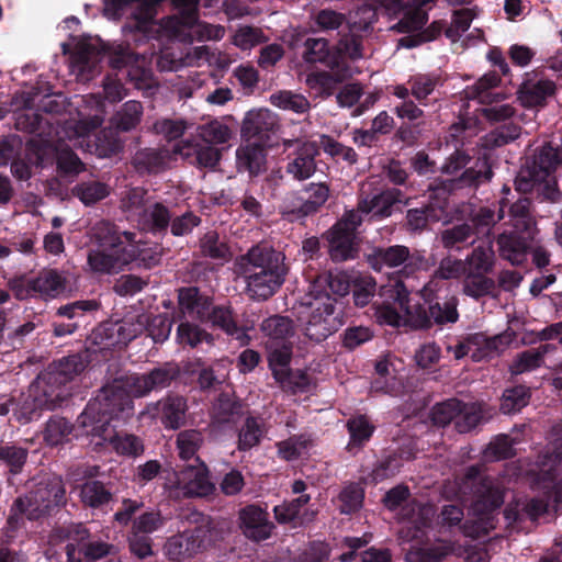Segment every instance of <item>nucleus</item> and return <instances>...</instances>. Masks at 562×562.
<instances>
[{"instance_id":"obj_1","label":"nucleus","mask_w":562,"mask_h":562,"mask_svg":"<svg viewBox=\"0 0 562 562\" xmlns=\"http://www.w3.org/2000/svg\"><path fill=\"white\" fill-rule=\"evenodd\" d=\"M234 272L244 280L245 292L249 299L267 301L285 282L289 267L282 251L268 243H259L236 258Z\"/></svg>"},{"instance_id":"obj_2","label":"nucleus","mask_w":562,"mask_h":562,"mask_svg":"<svg viewBox=\"0 0 562 562\" xmlns=\"http://www.w3.org/2000/svg\"><path fill=\"white\" fill-rule=\"evenodd\" d=\"M130 384V375L114 379L103 385L97 396L88 402L78 416L77 424L87 436L111 439L114 437V419H126L134 414V390Z\"/></svg>"},{"instance_id":"obj_3","label":"nucleus","mask_w":562,"mask_h":562,"mask_svg":"<svg viewBox=\"0 0 562 562\" xmlns=\"http://www.w3.org/2000/svg\"><path fill=\"white\" fill-rule=\"evenodd\" d=\"M437 282L438 280H429L423 288L424 304L411 306L409 292L406 289L397 292V302L412 328L423 330L434 326L442 328L459 321L458 296L451 293L449 285H438Z\"/></svg>"},{"instance_id":"obj_4","label":"nucleus","mask_w":562,"mask_h":562,"mask_svg":"<svg viewBox=\"0 0 562 562\" xmlns=\"http://www.w3.org/2000/svg\"><path fill=\"white\" fill-rule=\"evenodd\" d=\"M128 231H121L114 223L100 221L92 227V239L98 249L88 252V265L98 273H119L131 265V254L124 247V238L131 240Z\"/></svg>"},{"instance_id":"obj_5","label":"nucleus","mask_w":562,"mask_h":562,"mask_svg":"<svg viewBox=\"0 0 562 562\" xmlns=\"http://www.w3.org/2000/svg\"><path fill=\"white\" fill-rule=\"evenodd\" d=\"M458 490L461 496L471 501L474 514L481 519L488 518L504 504V490L495 479L485 475L479 464L467 468Z\"/></svg>"},{"instance_id":"obj_6","label":"nucleus","mask_w":562,"mask_h":562,"mask_svg":"<svg viewBox=\"0 0 562 562\" xmlns=\"http://www.w3.org/2000/svg\"><path fill=\"white\" fill-rule=\"evenodd\" d=\"M105 56L110 66L117 70L137 63V56L128 45L91 42L78 43L71 54V61L81 71L93 72Z\"/></svg>"},{"instance_id":"obj_7","label":"nucleus","mask_w":562,"mask_h":562,"mask_svg":"<svg viewBox=\"0 0 562 562\" xmlns=\"http://www.w3.org/2000/svg\"><path fill=\"white\" fill-rule=\"evenodd\" d=\"M362 221V216L357 211H346L341 218L322 235L327 243L329 258L334 262L357 258L359 254L357 229Z\"/></svg>"},{"instance_id":"obj_8","label":"nucleus","mask_w":562,"mask_h":562,"mask_svg":"<svg viewBox=\"0 0 562 562\" xmlns=\"http://www.w3.org/2000/svg\"><path fill=\"white\" fill-rule=\"evenodd\" d=\"M215 526L210 517H202L193 528L168 538L164 547L165 555L173 562H183L194 557L215 541Z\"/></svg>"},{"instance_id":"obj_9","label":"nucleus","mask_w":562,"mask_h":562,"mask_svg":"<svg viewBox=\"0 0 562 562\" xmlns=\"http://www.w3.org/2000/svg\"><path fill=\"white\" fill-rule=\"evenodd\" d=\"M369 266L381 272L384 268L402 267L400 272L405 277H411L416 272L427 270L429 261L426 258L425 250L411 251L407 246L392 245L375 247L370 255H368Z\"/></svg>"},{"instance_id":"obj_10","label":"nucleus","mask_w":562,"mask_h":562,"mask_svg":"<svg viewBox=\"0 0 562 562\" xmlns=\"http://www.w3.org/2000/svg\"><path fill=\"white\" fill-rule=\"evenodd\" d=\"M89 362L87 350L72 353L53 361L38 378L53 393H61L60 402L64 403L71 395L68 384L85 371Z\"/></svg>"},{"instance_id":"obj_11","label":"nucleus","mask_w":562,"mask_h":562,"mask_svg":"<svg viewBox=\"0 0 562 562\" xmlns=\"http://www.w3.org/2000/svg\"><path fill=\"white\" fill-rule=\"evenodd\" d=\"M308 308L304 334L315 342L324 341L344 325L342 311L336 305L335 299L327 296V300L323 301L314 296V302L310 303Z\"/></svg>"},{"instance_id":"obj_12","label":"nucleus","mask_w":562,"mask_h":562,"mask_svg":"<svg viewBox=\"0 0 562 562\" xmlns=\"http://www.w3.org/2000/svg\"><path fill=\"white\" fill-rule=\"evenodd\" d=\"M21 496L30 508V521L49 517L67 504L66 487L61 479L40 482Z\"/></svg>"},{"instance_id":"obj_13","label":"nucleus","mask_w":562,"mask_h":562,"mask_svg":"<svg viewBox=\"0 0 562 562\" xmlns=\"http://www.w3.org/2000/svg\"><path fill=\"white\" fill-rule=\"evenodd\" d=\"M61 393H53L52 389L43 385L41 379L37 378L36 382L31 385L29 392L22 393L15 400V407L13 414L16 420L21 424L30 423L41 417L44 409H55L60 406Z\"/></svg>"},{"instance_id":"obj_14","label":"nucleus","mask_w":562,"mask_h":562,"mask_svg":"<svg viewBox=\"0 0 562 562\" xmlns=\"http://www.w3.org/2000/svg\"><path fill=\"white\" fill-rule=\"evenodd\" d=\"M142 333V323L131 321L104 322L92 331L91 340L100 349H122Z\"/></svg>"},{"instance_id":"obj_15","label":"nucleus","mask_w":562,"mask_h":562,"mask_svg":"<svg viewBox=\"0 0 562 562\" xmlns=\"http://www.w3.org/2000/svg\"><path fill=\"white\" fill-rule=\"evenodd\" d=\"M280 124L278 117L268 109L251 110L246 113L241 124V135L248 139L273 147L278 144Z\"/></svg>"},{"instance_id":"obj_16","label":"nucleus","mask_w":562,"mask_h":562,"mask_svg":"<svg viewBox=\"0 0 562 562\" xmlns=\"http://www.w3.org/2000/svg\"><path fill=\"white\" fill-rule=\"evenodd\" d=\"M411 498L409 487L405 484H398L389 490L383 496V505L389 510H396L402 507L401 517L416 526L417 529L426 527L429 524L428 512L422 503Z\"/></svg>"},{"instance_id":"obj_17","label":"nucleus","mask_w":562,"mask_h":562,"mask_svg":"<svg viewBox=\"0 0 562 562\" xmlns=\"http://www.w3.org/2000/svg\"><path fill=\"white\" fill-rule=\"evenodd\" d=\"M29 147L35 153L38 166L45 165L46 154L54 153L57 173L63 178L75 177L86 170V165L67 145L53 147L47 140L41 143L31 140Z\"/></svg>"},{"instance_id":"obj_18","label":"nucleus","mask_w":562,"mask_h":562,"mask_svg":"<svg viewBox=\"0 0 562 562\" xmlns=\"http://www.w3.org/2000/svg\"><path fill=\"white\" fill-rule=\"evenodd\" d=\"M180 367L176 362H165L145 374H130V384L135 397H143L151 391H158L171 385L180 375Z\"/></svg>"},{"instance_id":"obj_19","label":"nucleus","mask_w":562,"mask_h":562,"mask_svg":"<svg viewBox=\"0 0 562 562\" xmlns=\"http://www.w3.org/2000/svg\"><path fill=\"white\" fill-rule=\"evenodd\" d=\"M203 324H209L212 328L222 330L228 337L236 339L241 346L248 345L250 341L248 333L252 329V325L239 323L238 316L229 303L213 304L210 315Z\"/></svg>"},{"instance_id":"obj_20","label":"nucleus","mask_w":562,"mask_h":562,"mask_svg":"<svg viewBox=\"0 0 562 562\" xmlns=\"http://www.w3.org/2000/svg\"><path fill=\"white\" fill-rule=\"evenodd\" d=\"M238 527L241 533L254 542L269 539L276 529L269 513L257 504L246 505L238 510Z\"/></svg>"},{"instance_id":"obj_21","label":"nucleus","mask_w":562,"mask_h":562,"mask_svg":"<svg viewBox=\"0 0 562 562\" xmlns=\"http://www.w3.org/2000/svg\"><path fill=\"white\" fill-rule=\"evenodd\" d=\"M557 91L550 79L539 77L537 71L526 72L517 90V99L526 109L543 108Z\"/></svg>"},{"instance_id":"obj_22","label":"nucleus","mask_w":562,"mask_h":562,"mask_svg":"<svg viewBox=\"0 0 562 562\" xmlns=\"http://www.w3.org/2000/svg\"><path fill=\"white\" fill-rule=\"evenodd\" d=\"M97 473V467L85 472L87 480L78 486L79 499L83 507L103 512L113 501V485L94 479Z\"/></svg>"},{"instance_id":"obj_23","label":"nucleus","mask_w":562,"mask_h":562,"mask_svg":"<svg viewBox=\"0 0 562 562\" xmlns=\"http://www.w3.org/2000/svg\"><path fill=\"white\" fill-rule=\"evenodd\" d=\"M172 153L180 155L200 169H214L222 158V151L218 148L204 142H181L175 145Z\"/></svg>"},{"instance_id":"obj_24","label":"nucleus","mask_w":562,"mask_h":562,"mask_svg":"<svg viewBox=\"0 0 562 562\" xmlns=\"http://www.w3.org/2000/svg\"><path fill=\"white\" fill-rule=\"evenodd\" d=\"M403 193L398 189H387L372 196L361 198L358 201L357 211L362 214H371L373 220L380 221L392 215L393 206L402 202Z\"/></svg>"},{"instance_id":"obj_25","label":"nucleus","mask_w":562,"mask_h":562,"mask_svg":"<svg viewBox=\"0 0 562 562\" xmlns=\"http://www.w3.org/2000/svg\"><path fill=\"white\" fill-rule=\"evenodd\" d=\"M171 1L178 13L164 18L160 25L172 36L179 37L198 23L200 0Z\"/></svg>"},{"instance_id":"obj_26","label":"nucleus","mask_w":562,"mask_h":562,"mask_svg":"<svg viewBox=\"0 0 562 562\" xmlns=\"http://www.w3.org/2000/svg\"><path fill=\"white\" fill-rule=\"evenodd\" d=\"M318 155V147L314 143L306 142L302 144L288 157L289 161L284 168L286 175L296 181L310 179L316 172V157Z\"/></svg>"},{"instance_id":"obj_27","label":"nucleus","mask_w":562,"mask_h":562,"mask_svg":"<svg viewBox=\"0 0 562 562\" xmlns=\"http://www.w3.org/2000/svg\"><path fill=\"white\" fill-rule=\"evenodd\" d=\"M532 239L533 234L516 231L503 233L497 238L499 256L514 266H520L527 260Z\"/></svg>"},{"instance_id":"obj_28","label":"nucleus","mask_w":562,"mask_h":562,"mask_svg":"<svg viewBox=\"0 0 562 562\" xmlns=\"http://www.w3.org/2000/svg\"><path fill=\"white\" fill-rule=\"evenodd\" d=\"M178 304L184 315L204 323L213 306V297L196 286H183L178 290Z\"/></svg>"},{"instance_id":"obj_29","label":"nucleus","mask_w":562,"mask_h":562,"mask_svg":"<svg viewBox=\"0 0 562 562\" xmlns=\"http://www.w3.org/2000/svg\"><path fill=\"white\" fill-rule=\"evenodd\" d=\"M493 177L492 166L490 159L484 156L477 158L473 166L465 168L460 177L442 181V191L449 193L454 189H462L465 187L477 188L480 184L488 182Z\"/></svg>"},{"instance_id":"obj_30","label":"nucleus","mask_w":562,"mask_h":562,"mask_svg":"<svg viewBox=\"0 0 562 562\" xmlns=\"http://www.w3.org/2000/svg\"><path fill=\"white\" fill-rule=\"evenodd\" d=\"M267 147V145L257 142L240 145L236 150L238 171H246L251 178L266 171Z\"/></svg>"},{"instance_id":"obj_31","label":"nucleus","mask_w":562,"mask_h":562,"mask_svg":"<svg viewBox=\"0 0 562 562\" xmlns=\"http://www.w3.org/2000/svg\"><path fill=\"white\" fill-rule=\"evenodd\" d=\"M178 483L183 486L189 496L204 497L213 494L215 485L209 479V471L204 463L188 465L178 476Z\"/></svg>"},{"instance_id":"obj_32","label":"nucleus","mask_w":562,"mask_h":562,"mask_svg":"<svg viewBox=\"0 0 562 562\" xmlns=\"http://www.w3.org/2000/svg\"><path fill=\"white\" fill-rule=\"evenodd\" d=\"M157 417L166 429H179L186 423L187 400L181 395H167L156 403Z\"/></svg>"},{"instance_id":"obj_33","label":"nucleus","mask_w":562,"mask_h":562,"mask_svg":"<svg viewBox=\"0 0 562 562\" xmlns=\"http://www.w3.org/2000/svg\"><path fill=\"white\" fill-rule=\"evenodd\" d=\"M131 240L124 238V247L131 254V263L137 268L151 269L158 266L164 255V248L159 244L142 243L136 240V233L130 232Z\"/></svg>"},{"instance_id":"obj_34","label":"nucleus","mask_w":562,"mask_h":562,"mask_svg":"<svg viewBox=\"0 0 562 562\" xmlns=\"http://www.w3.org/2000/svg\"><path fill=\"white\" fill-rule=\"evenodd\" d=\"M244 414L243 401L227 392L220 393L212 407V418L220 425L236 424Z\"/></svg>"},{"instance_id":"obj_35","label":"nucleus","mask_w":562,"mask_h":562,"mask_svg":"<svg viewBox=\"0 0 562 562\" xmlns=\"http://www.w3.org/2000/svg\"><path fill=\"white\" fill-rule=\"evenodd\" d=\"M170 153L161 148H143L135 153L132 165L140 176L157 175L167 168Z\"/></svg>"},{"instance_id":"obj_36","label":"nucleus","mask_w":562,"mask_h":562,"mask_svg":"<svg viewBox=\"0 0 562 562\" xmlns=\"http://www.w3.org/2000/svg\"><path fill=\"white\" fill-rule=\"evenodd\" d=\"M310 501L311 495H300L296 498L284 501L280 505H276L273 507L274 519L280 525H293L294 527L305 521L313 520L316 514L315 512H312L308 518H306L308 516L307 512L301 516L302 508L307 505Z\"/></svg>"},{"instance_id":"obj_37","label":"nucleus","mask_w":562,"mask_h":562,"mask_svg":"<svg viewBox=\"0 0 562 562\" xmlns=\"http://www.w3.org/2000/svg\"><path fill=\"white\" fill-rule=\"evenodd\" d=\"M446 79L439 71L417 72L408 77L407 85L411 87L412 97L419 105H428V98L442 87Z\"/></svg>"},{"instance_id":"obj_38","label":"nucleus","mask_w":562,"mask_h":562,"mask_svg":"<svg viewBox=\"0 0 562 562\" xmlns=\"http://www.w3.org/2000/svg\"><path fill=\"white\" fill-rule=\"evenodd\" d=\"M350 284L347 277L342 273H324L317 277L312 285L311 293L318 296L323 301L330 299L344 297L349 293Z\"/></svg>"},{"instance_id":"obj_39","label":"nucleus","mask_w":562,"mask_h":562,"mask_svg":"<svg viewBox=\"0 0 562 562\" xmlns=\"http://www.w3.org/2000/svg\"><path fill=\"white\" fill-rule=\"evenodd\" d=\"M170 209L161 202L146 205L140 213L143 228L153 235H166L171 220Z\"/></svg>"},{"instance_id":"obj_40","label":"nucleus","mask_w":562,"mask_h":562,"mask_svg":"<svg viewBox=\"0 0 562 562\" xmlns=\"http://www.w3.org/2000/svg\"><path fill=\"white\" fill-rule=\"evenodd\" d=\"M509 200L502 198L497 203L491 206H482L471 216V226L474 229V235L488 234L492 227L505 217V209Z\"/></svg>"},{"instance_id":"obj_41","label":"nucleus","mask_w":562,"mask_h":562,"mask_svg":"<svg viewBox=\"0 0 562 562\" xmlns=\"http://www.w3.org/2000/svg\"><path fill=\"white\" fill-rule=\"evenodd\" d=\"M346 428L349 434V442L346 449L351 453L360 451L370 441L375 430V426L367 415L350 417L346 423Z\"/></svg>"},{"instance_id":"obj_42","label":"nucleus","mask_w":562,"mask_h":562,"mask_svg":"<svg viewBox=\"0 0 562 562\" xmlns=\"http://www.w3.org/2000/svg\"><path fill=\"white\" fill-rule=\"evenodd\" d=\"M29 459V449L16 441L0 440V465L12 475L23 472Z\"/></svg>"},{"instance_id":"obj_43","label":"nucleus","mask_w":562,"mask_h":562,"mask_svg":"<svg viewBox=\"0 0 562 562\" xmlns=\"http://www.w3.org/2000/svg\"><path fill=\"white\" fill-rule=\"evenodd\" d=\"M553 349L550 344H544L538 348H531L517 353L516 358L509 366L513 375H519L525 372L533 371L544 363V356Z\"/></svg>"},{"instance_id":"obj_44","label":"nucleus","mask_w":562,"mask_h":562,"mask_svg":"<svg viewBox=\"0 0 562 562\" xmlns=\"http://www.w3.org/2000/svg\"><path fill=\"white\" fill-rule=\"evenodd\" d=\"M509 206V223L514 231L519 233L533 234L536 232V221L531 214V201L528 198H519L516 202L507 204Z\"/></svg>"},{"instance_id":"obj_45","label":"nucleus","mask_w":562,"mask_h":562,"mask_svg":"<svg viewBox=\"0 0 562 562\" xmlns=\"http://www.w3.org/2000/svg\"><path fill=\"white\" fill-rule=\"evenodd\" d=\"M265 434L262 418L251 415L247 416L237 432L238 451L247 452L259 446Z\"/></svg>"},{"instance_id":"obj_46","label":"nucleus","mask_w":562,"mask_h":562,"mask_svg":"<svg viewBox=\"0 0 562 562\" xmlns=\"http://www.w3.org/2000/svg\"><path fill=\"white\" fill-rule=\"evenodd\" d=\"M467 341L470 345L471 358L475 362L493 358L503 344L501 336L488 337L484 333L468 334Z\"/></svg>"},{"instance_id":"obj_47","label":"nucleus","mask_w":562,"mask_h":562,"mask_svg":"<svg viewBox=\"0 0 562 562\" xmlns=\"http://www.w3.org/2000/svg\"><path fill=\"white\" fill-rule=\"evenodd\" d=\"M366 491L358 482H349L342 486L337 496V509L341 515L357 514L364 503Z\"/></svg>"},{"instance_id":"obj_48","label":"nucleus","mask_w":562,"mask_h":562,"mask_svg":"<svg viewBox=\"0 0 562 562\" xmlns=\"http://www.w3.org/2000/svg\"><path fill=\"white\" fill-rule=\"evenodd\" d=\"M61 532L64 533V538L70 541L65 548L67 562H82V558L77 553L93 538L90 530L85 524L78 522L63 528Z\"/></svg>"},{"instance_id":"obj_49","label":"nucleus","mask_w":562,"mask_h":562,"mask_svg":"<svg viewBox=\"0 0 562 562\" xmlns=\"http://www.w3.org/2000/svg\"><path fill=\"white\" fill-rule=\"evenodd\" d=\"M261 331L269 337V344H282L291 341L294 336L295 328L293 321L283 315H272L261 323Z\"/></svg>"},{"instance_id":"obj_50","label":"nucleus","mask_w":562,"mask_h":562,"mask_svg":"<svg viewBox=\"0 0 562 562\" xmlns=\"http://www.w3.org/2000/svg\"><path fill=\"white\" fill-rule=\"evenodd\" d=\"M474 229L469 223L446 228L440 234V241L448 250H461L474 243Z\"/></svg>"},{"instance_id":"obj_51","label":"nucleus","mask_w":562,"mask_h":562,"mask_svg":"<svg viewBox=\"0 0 562 562\" xmlns=\"http://www.w3.org/2000/svg\"><path fill=\"white\" fill-rule=\"evenodd\" d=\"M36 296L56 297L66 291V278L55 269L44 270L33 278Z\"/></svg>"},{"instance_id":"obj_52","label":"nucleus","mask_w":562,"mask_h":562,"mask_svg":"<svg viewBox=\"0 0 562 562\" xmlns=\"http://www.w3.org/2000/svg\"><path fill=\"white\" fill-rule=\"evenodd\" d=\"M71 193L86 206H91L110 194V187L98 180L81 181L72 187Z\"/></svg>"},{"instance_id":"obj_53","label":"nucleus","mask_w":562,"mask_h":562,"mask_svg":"<svg viewBox=\"0 0 562 562\" xmlns=\"http://www.w3.org/2000/svg\"><path fill=\"white\" fill-rule=\"evenodd\" d=\"M463 293L474 300L484 296H496L497 285L488 274L467 273L463 281Z\"/></svg>"},{"instance_id":"obj_54","label":"nucleus","mask_w":562,"mask_h":562,"mask_svg":"<svg viewBox=\"0 0 562 562\" xmlns=\"http://www.w3.org/2000/svg\"><path fill=\"white\" fill-rule=\"evenodd\" d=\"M530 398V387L526 385L508 387L501 397L499 411L506 415L516 414L529 404Z\"/></svg>"},{"instance_id":"obj_55","label":"nucleus","mask_w":562,"mask_h":562,"mask_svg":"<svg viewBox=\"0 0 562 562\" xmlns=\"http://www.w3.org/2000/svg\"><path fill=\"white\" fill-rule=\"evenodd\" d=\"M465 274H490L493 272L495 258L491 247L477 246L465 259Z\"/></svg>"},{"instance_id":"obj_56","label":"nucleus","mask_w":562,"mask_h":562,"mask_svg":"<svg viewBox=\"0 0 562 562\" xmlns=\"http://www.w3.org/2000/svg\"><path fill=\"white\" fill-rule=\"evenodd\" d=\"M177 448L180 459L184 461L194 460L202 463L196 452L204 442L203 434L196 429L182 430L177 436Z\"/></svg>"},{"instance_id":"obj_57","label":"nucleus","mask_w":562,"mask_h":562,"mask_svg":"<svg viewBox=\"0 0 562 562\" xmlns=\"http://www.w3.org/2000/svg\"><path fill=\"white\" fill-rule=\"evenodd\" d=\"M378 22V11L373 4H363L357 9L347 24V30L364 37L373 32Z\"/></svg>"},{"instance_id":"obj_58","label":"nucleus","mask_w":562,"mask_h":562,"mask_svg":"<svg viewBox=\"0 0 562 562\" xmlns=\"http://www.w3.org/2000/svg\"><path fill=\"white\" fill-rule=\"evenodd\" d=\"M406 228L413 233H422L427 229L430 222H437L440 215L437 209L430 204H423L420 207L409 209L406 212Z\"/></svg>"},{"instance_id":"obj_59","label":"nucleus","mask_w":562,"mask_h":562,"mask_svg":"<svg viewBox=\"0 0 562 562\" xmlns=\"http://www.w3.org/2000/svg\"><path fill=\"white\" fill-rule=\"evenodd\" d=\"M94 442L97 447L103 446L105 442L112 443L114 450L122 456L126 457H138L144 452V443L143 440L132 434H125L124 436H120L114 429V437L111 439H101Z\"/></svg>"},{"instance_id":"obj_60","label":"nucleus","mask_w":562,"mask_h":562,"mask_svg":"<svg viewBox=\"0 0 562 562\" xmlns=\"http://www.w3.org/2000/svg\"><path fill=\"white\" fill-rule=\"evenodd\" d=\"M562 165V154L559 147L546 144L536 156L532 167L540 173V179H548Z\"/></svg>"},{"instance_id":"obj_61","label":"nucleus","mask_w":562,"mask_h":562,"mask_svg":"<svg viewBox=\"0 0 562 562\" xmlns=\"http://www.w3.org/2000/svg\"><path fill=\"white\" fill-rule=\"evenodd\" d=\"M143 105L139 101L130 100L112 119L113 125L121 132H130L135 128L142 119Z\"/></svg>"},{"instance_id":"obj_62","label":"nucleus","mask_w":562,"mask_h":562,"mask_svg":"<svg viewBox=\"0 0 562 562\" xmlns=\"http://www.w3.org/2000/svg\"><path fill=\"white\" fill-rule=\"evenodd\" d=\"M74 427L75 426L67 418L54 415L46 423L44 440L49 446L64 443L69 440Z\"/></svg>"},{"instance_id":"obj_63","label":"nucleus","mask_w":562,"mask_h":562,"mask_svg":"<svg viewBox=\"0 0 562 562\" xmlns=\"http://www.w3.org/2000/svg\"><path fill=\"white\" fill-rule=\"evenodd\" d=\"M270 102L279 109L292 111L297 114L306 113L311 109V103L306 97L288 90L272 93L270 95Z\"/></svg>"},{"instance_id":"obj_64","label":"nucleus","mask_w":562,"mask_h":562,"mask_svg":"<svg viewBox=\"0 0 562 562\" xmlns=\"http://www.w3.org/2000/svg\"><path fill=\"white\" fill-rule=\"evenodd\" d=\"M451 553L447 543H437L429 547H412L405 554L406 562H440Z\"/></svg>"}]
</instances>
